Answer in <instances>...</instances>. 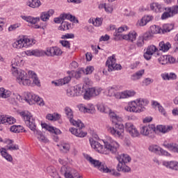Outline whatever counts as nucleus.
<instances>
[{
    "label": "nucleus",
    "mask_w": 178,
    "mask_h": 178,
    "mask_svg": "<svg viewBox=\"0 0 178 178\" xmlns=\"http://www.w3.org/2000/svg\"><path fill=\"white\" fill-rule=\"evenodd\" d=\"M104 145H101L98 141L94 139H90V143L92 148L99 152L100 154H104V155H109L111 154H116L118 149H119V143L113 140L112 138L108 137L106 140H104Z\"/></svg>",
    "instance_id": "nucleus-1"
},
{
    "label": "nucleus",
    "mask_w": 178,
    "mask_h": 178,
    "mask_svg": "<svg viewBox=\"0 0 178 178\" xmlns=\"http://www.w3.org/2000/svg\"><path fill=\"white\" fill-rule=\"evenodd\" d=\"M13 74L16 77L17 83L19 86H24L25 87H30V86H38L40 87V79L37 74L33 71H29L28 74L23 70H15L13 71Z\"/></svg>",
    "instance_id": "nucleus-2"
},
{
    "label": "nucleus",
    "mask_w": 178,
    "mask_h": 178,
    "mask_svg": "<svg viewBox=\"0 0 178 178\" xmlns=\"http://www.w3.org/2000/svg\"><path fill=\"white\" fill-rule=\"evenodd\" d=\"M20 115L23 118L25 124H26L27 127L33 132L35 137H37L38 140L40 141V143H49V140L42 134V132L37 129L35 120L31 115V113L29 111H22Z\"/></svg>",
    "instance_id": "nucleus-3"
},
{
    "label": "nucleus",
    "mask_w": 178,
    "mask_h": 178,
    "mask_svg": "<svg viewBox=\"0 0 178 178\" xmlns=\"http://www.w3.org/2000/svg\"><path fill=\"white\" fill-rule=\"evenodd\" d=\"M108 113H109L111 120L115 125V128L112 127H106L107 131L108 133H111V134H113V136H115V137L123 138L124 126H123V124L120 122L122 118L118 116L115 113L111 112V110Z\"/></svg>",
    "instance_id": "nucleus-4"
},
{
    "label": "nucleus",
    "mask_w": 178,
    "mask_h": 178,
    "mask_svg": "<svg viewBox=\"0 0 178 178\" xmlns=\"http://www.w3.org/2000/svg\"><path fill=\"white\" fill-rule=\"evenodd\" d=\"M171 130H173V127L158 125L156 127H155V125L149 124L143 126L140 128V134L147 137L149 136V134H152V133H158V131H159L160 133L165 134V133H169V131H171Z\"/></svg>",
    "instance_id": "nucleus-5"
},
{
    "label": "nucleus",
    "mask_w": 178,
    "mask_h": 178,
    "mask_svg": "<svg viewBox=\"0 0 178 178\" xmlns=\"http://www.w3.org/2000/svg\"><path fill=\"white\" fill-rule=\"evenodd\" d=\"M116 158L119 162L117 166V170H118V172H130V168L126 165V163H129V162L131 161L130 156L127 154H123L118 155Z\"/></svg>",
    "instance_id": "nucleus-6"
},
{
    "label": "nucleus",
    "mask_w": 178,
    "mask_h": 178,
    "mask_svg": "<svg viewBox=\"0 0 178 178\" xmlns=\"http://www.w3.org/2000/svg\"><path fill=\"white\" fill-rule=\"evenodd\" d=\"M25 101L29 104V105H34V104H37L40 105V106H44V100L42 98L38 97V95L33 94L31 92H26L24 94Z\"/></svg>",
    "instance_id": "nucleus-7"
},
{
    "label": "nucleus",
    "mask_w": 178,
    "mask_h": 178,
    "mask_svg": "<svg viewBox=\"0 0 178 178\" xmlns=\"http://www.w3.org/2000/svg\"><path fill=\"white\" fill-rule=\"evenodd\" d=\"M33 44H35V40H31L29 38H21L19 40H17L15 42H14L13 44V48L20 49L22 48H26L27 47H29V45H33Z\"/></svg>",
    "instance_id": "nucleus-8"
},
{
    "label": "nucleus",
    "mask_w": 178,
    "mask_h": 178,
    "mask_svg": "<svg viewBox=\"0 0 178 178\" xmlns=\"http://www.w3.org/2000/svg\"><path fill=\"white\" fill-rule=\"evenodd\" d=\"M106 66H107L108 72H113V70H120L122 69V65H120V64L116 63V58H115V55L108 58L106 62Z\"/></svg>",
    "instance_id": "nucleus-9"
},
{
    "label": "nucleus",
    "mask_w": 178,
    "mask_h": 178,
    "mask_svg": "<svg viewBox=\"0 0 178 178\" xmlns=\"http://www.w3.org/2000/svg\"><path fill=\"white\" fill-rule=\"evenodd\" d=\"M102 92V88H89L86 90L83 94V98L85 99H91L92 97H97Z\"/></svg>",
    "instance_id": "nucleus-10"
},
{
    "label": "nucleus",
    "mask_w": 178,
    "mask_h": 178,
    "mask_svg": "<svg viewBox=\"0 0 178 178\" xmlns=\"http://www.w3.org/2000/svg\"><path fill=\"white\" fill-rule=\"evenodd\" d=\"M60 172L65 178H76L79 176L77 171L65 165L61 167Z\"/></svg>",
    "instance_id": "nucleus-11"
},
{
    "label": "nucleus",
    "mask_w": 178,
    "mask_h": 178,
    "mask_svg": "<svg viewBox=\"0 0 178 178\" xmlns=\"http://www.w3.org/2000/svg\"><path fill=\"white\" fill-rule=\"evenodd\" d=\"M64 112L65 114L66 115L67 119H69L70 120V123H71V124H72V126H76V124H77L78 126H83V123L81 122V120H75L74 119H73L74 118V115H73V110H72L70 108V107L69 106H66L64 108Z\"/></svg>",
    "instance_id": "nucleus-12"
},
{
    "label": "nucleus",
    "mask_w": 178,
    "mask_h": 178,
    "mask_svg": "<svg viewBox=\"0 0 178 178\" xmlns=\"http://www.w3.org/2000/svg\"><path fill=\"white\" fill-rule=\"evenodd\" d=\"M124 109L127 112H133L134 113H140V112H143L136 100L129 102L128 106H125Z\"/></svg>",
    "instance_id": "nucleus-13"
},
{
    "label": "nucleus",
    "mask_w": 178,
    "mask_h": 178,
    "mask_svg": "<svg viewBox=\"0 0 178 178\" xmlns=\"http://www.w3.org/2000/svg\"><path fill=\"white\" fill-rule=\"evenodd\" d=\"M167 12L163 13L161 15V19L165 20V19H168V17H173L175 15L178 14V5L173 6L172 7L165 8Z\"/></svg>",
    "instance_id": "nucleus-14"
},
{
    "label": "nucleus",
    "mask_w": 178,
    "mask_h": 178,
    "mask_svg": "<svg viewBox=\"0 0 178 178\" xmlns=\"http://www.w3.org/2000/svg\"><path fill=\"white\" fill-rule=\"evenodd\" d=\"M125 129L127 133L133 137V138H136V137H138L140 136V132L137 130V128L134 127V125L131 122H127L125 124Z\"/></svg>",
    "instance_id": "nucleus-15"
},
{
    "label": "nucleus",
    "mask_w": 178,
    "mask_h": 178,
    "mask_svg": "<svg viewBox=\"0 0 178 178\" xmlns=\"http://www.w3.org/2000/svg\"><path fill=\"white\" fill-rule=\"evenodd\" d=\"M78 127V129L76 128H70V131L73 134L74 136H76V137H86L87 136V132L83 131V129H84V124H83V126L81 127V124L74 125Z\"/></svg>",
    "instance_id": "nucleus-16"
},
{
    "label": "nucleus",
    "mask_w": 178,
    "mask_h": 178,
    "mask_svg": "<svg viewBox=\"0 0 178 178\" xmlns=\"http://www.w3.org/2000/svg\"><path fill=\"white\" fill-rule=\"evenodd\" d=\"M119 91V86L114 85L107 88V95L108 97H115L116 99H120L121 92Z\"/></svg>",
    "instance_id": "nucleus-17"
},
{
    "label": "nucleus",
    "mask_w": 178,
    "mask_h": 178,
    "mask_svg": "<svg viewBox=\"0 0 178 178\" xmlns=\"http://www.w3.org/2000/svg\"><path fill=\"white\" fill-rule=\"evenodd\" d=\"M86 159L87 161H88V162H90V164L94 166V168H97V169H99L100 172H103L104 173L105 169L106 168V166L104 165L102 163H101L98 160L92 159V157L90 156H86Z\"/></svg>",
    "instance_id": "nucleus-18"
},
{
    "label": "nucleus",
    "mask_w": 178,
    "mask_h": 178,
    "mask_svg": "<svg viewBox=\"0 0 178 178\" xmlns=\"http://www.w3.org/2000/svg\"><path fill=\"white\" fill-rule=\"evenodd\" d=\"M79 111L81 112H83V113H90L91 115H94L95 113V107L94 104L89 103L86 106L84 104H80Z\"/></svg>",
    "instance_id": "nucleus-19"
},
{
    "label": "nucleus",
    "mask_w": 178,
    "mask_h": 178,
    "mask_svg": "<svg viewBox=\"0 0 178 178\" xmlns=\"http://www.w3.org/2000/svg\"><path fill=\"white\" fill-rule=\"evenodd\" d=\"M62 50L57 47L48 48L45 51V55L47 56H59L62 55Z\"/></svg>",
    "instance_id": "nucleus-20"
},
{
    "label": "nucleus",
    "mask_w": 178,
    "mask_h": 178,
    "mask_svg": "<svg viewBox=\"0 0 178 178\" xmlns=\"http://www.w3.org/2000/svg\"><path fill=\"white\" fill-rule=\"evenodd\" d=\"M156 51H158V48H156L155 45H150L147 47L146 51L143 55L145 59H146V60H149L152 55H154Z\"/></svg>",
    "instance_id": "nucleus-21"
},
{
    "label": "nucleus",
    "mask_w": 178,
    "mask_h": 178,
    "mask_svg": "<svg viewBox=\"0 0 178 178\" xmlns=\"http://www.w3.org/2000/svg\"><path fill=\"white\" fill-rule=\"evenodd\" d=\"M163 165L165 166V168L168 169H171V170H175L176 172H178V161H163Z\"/></svg>",
    "instance_id": "nucleus-22"
},
{
    "label": "nucleus",
    "mask_w": 178,
    "mask_h": 178,
    "mask_svg": "<svg viewBox=\"0 0 178 178\" xmlns=\"http://www.w3.org/2000/svg\"><path fill=\"white\" fill-rule=\"evenodd\" d=\"M25 54L27 55V56H44L45 52L42 50L36 49L33 50H27L25 51Z\"/></svg>",
    "instance_id": "nucleus-23"
},
{
    "label": "nucleus",
    "mask_w": 178,
    "mask_h": 178,
    "mask_svg": "<svg viewBox=\"0 0 178 178\" xmlns=\"http://www.w3.org/2000/svg\"><path fill=\"white\" fill-rule=\"evenodd\" d=\"M23 62L22 60L20 59V57L17 56L15 58L13 59L12 60V73H13V72H15V70H22V69L20 68H17L19 67V66H22V65H23V63H22Z\"/></svg>",
    "instance_id": "nucleus-24"
},
{
    "label": "nucleus",
    "mask_w": 178,
    "mask_h": 178,
    "mask_svg": "<svg viewBox=\"0 0 178 178\" xmlns=\"http://www.w3.org/2000/svg\"><path fill=\"white\" fill-rule=\"evenodd\" d=\"M42 128L44 129L47 131H49L50 133H53L54 134H56V136L59 134H62V131H60L59 129L55 128L54 127H51L47 124H42Z\"/></svg>",
    "instance_id": "nucleus-25"
},
{
    "label": "nucleus",
    "mask_w": 178,
    "mask_h": 178,
    "mask_svg": "<svg viewBox=\"0 0 178 178\" xmlns=\"http://www.w3.org/2000/svg\"><path fill=\"white\" fill-rule=\"evenodd\" d=\"M13 124L16 123V119L13 117L0 116V124Z\"/></svg>",
    "instance_id": "nucleus-26"
},
{
    "label": "nucleus",
    "mask_w": 178,
    "mask_h": 178,
    "mask_svg": "<svg viewBox=\"0 0 178 178\" xmlns=\"http://www.w3.org/2000/svg\"><path fill=\"white\" fill-rule=\"evenodd\" d=\"M47 172L48 173V175H51V177L60 178V177H59V175L58 174V171H56V168H55L54 165L48 166L47 168Z\"/></svg>",
    "instance_id": "nucleus-27"
},
{
    "label": "nucleus",
    "mask_w": 178,
    "mask_h": 178,
    "mask_svg": "<svg viewBox=\"0 0 178 178\" xmlns=\"http://www.w3.org/2000/svg\"><path fill=\"white\" fill-rule=\"evenodd\" d=\"M122 38L123 40L133 42V41H135L136 38H137V33L135 31L130 32L127 35H122Z\"/></svg>",
    "instance_id": "nucleus-28"
},
{
    "label": "nucleus",
    "mask_w": 178,
    "mask_h": 178,
    "mask_svg": "<svg viewBox=\"0 0 178 178\" xmlns=\"http://www.w3.org/2000/svg\"><path fill=\"white\" fill-rule=\"evenodd\" d=\"M136 100L139 106V108H141L142 112H144V111H145V106H147V105L149 104L148 100L142 98L137 99Z\"/></svg>",
    "instance_id": "nucleus-29"
},
{
    "label": "nucleus",
    "mask_w": 178,
    "mask_h": 178,
    "mask_svg": "<svg viewBox=\"0 0 178 178\" xmlns=\"http://www.w3.org/2000/svg\"><path fill=\"white\" fill-rule=\"evenodd\" d=\"M165 148L172 151V152H177L178 149V145L176 143H168V142H164L163 144Z\"/></svg>",
    "instance_id": "nucleus-30"
},
{
    "label": "nucleus",
    "mask_w": 178,
    "mask_h": 178,
    "mask_svg": "<svg viewBox=\"0 0 178 178\" xmlns=\"http://www.w3.org/2000/svg\"><path fill=\"white\" fill-rule=\"evenodd\" d=\"M144 70L137 71L136 73L131 76V80L132 81H137V80H140V79H141V77H143V76L144 75Z\"/></svg>",
    "instance_id": "nucleus-31"
},
{
    "label": "nucleus",
    "mask_w": 178,
    "mask_h": 178,
    "mask_svg": "<svg viewBox=\"0 0 178 178\" xmlns=\"http://www.w3.org/2000/svg\"><path fill=\"white\" fill-rule=\"evenodd\" d=\"M23 20H25L28 23H31V24H35V23H38L40 22V17H33L31 16L26 17L24 15L21 16Z\"/></svg>",
    "instance_id": "nucleus-32"
},
{
    "label": "nucleus",
    "mask_w": 178,
    "mask_h": 178,
    "mask_svg": "<svg viewBox=\"0 0 178 178\" xmlns=\"http://www.w3.org/2000/svg\"><path fill=\"white\" fill-rule=\"evenodd\" d=\"M6 151V148H1L0 149L1 156H3V158H5V159L7 160L8 162H12L13 161V157H12V155L9 154Z\"/></svg>",
    "instance_id": "nucleus-33"
},
{
    "label": "nucleus",
    "mask_w": 178,
    "mask_h": 178,
    "mask_svg": "<svg viewBox=\"0 0 178 178\" xmlns=\"http://www.w3.org/2000/svg\"><path fill=\"white\" fill-rule=\"evenodd\" d=\"M172 45L170 42H161L159 45V51H162L163 52H168V49H170Z\"/></svg>",
    "instance_id": "nucleus-34"
},
{
    "label": "nucleus",
    "mask_w": 178,
    "mask_h": 178,
    "mask_svg": "<svg viewBox=\"0 0 178 178\" xmlns=\"http://www.w3.org/2000/svg\"><path fill=\"white\" fill-rule=\"evenodd\" d=\"M74 90L75 91L76 97H80L83 95L84 92V86L83 84H78L74 86Z\"/></svg>",
    "instance_id": "nucleus-35"
},
{
    "label": "nucleus",
    "mask_w": 178,
    "mask_h": 178,
    "mask_svg": "<svg viewBox=\"0 0 178 178\" xmlns=\"http://www.w3.org/2000/svg\"><path fill=\"white\" fill-rule=\"evenodd\" d=\"M134 95H136V92L134 90H125L121 92L120 99L130 98L131 97H134Z\"/></svg>",
    "instance_id": "nucleus-36"
},
{
    "label": "nucleus",
    "mask_w": 178,
    "mask_h": 178,
    "mask_svg": "<svg viewBox=\"0 0 178 178\" xmlns=\"http://www.w3.org/2000/svg\"><path fill=\"white\" fill-rule=\"evenodd\" d=\"M12 95V92L10 90H8L3 88H0V98H9Z\"/></svg>",
    "instance_id": "nucleus-37"
},
{
    "label": "nucleus",
    "mask_w": 178,
    "mask_h": 178,
    "mask_svg": "<svg viewBox=\"0 0 178 178\" xmlns=\"http://www.w3.org/2000/svg\"><path fill=\"white\" fill-rule=\"evenodd\" d=\"M70 29H72V24L65 21H63L58 27V30L61 31H66V30H70Z\"/></svg>",
    "instance_id": "nucleus-38"
},
{
    "label": "nucleus",
    "mask_w": 178,
    "mask_h": 178,
    "mask_svg": "<svg viewBox=\"0 0 178 178\" xmlns=\"http://www.w3.org/2000/svg\"><path fill=\"white\" fill-rule=\"evenodd\" d=\"M58 147L60 148V151L64 154H67V152L70 151V145H69V143H62L58 145Z\"/></svg>",
    "instance_id": "nucleus-39"
},
{
    "label": "nucleus",
    "mask_w": 178,
    "mask_h": 178,
    "mask_svg": "<svg viewBox=\"0 0 178 178\" xmlns=\"http://www.w3.org/2000/svg\"><path fill=\"white\" fill-rule=\"evenodd\" d=\"M26 5L30 8H38L41 5V1L40 0H29Z\"/></svg>",
    "instance_id": "nucleus-40"
},
{
    "label": "nucleus",
    "mask_w": 178,
    "mask_h": 178,
    "mask_svg": "<svg viewBox=\"0 0 178 178\" xmlns=\"http://www.w3.org/2000/svg\"><path fill=\"white\" fill-rule=\"evenodd\" d=\"M172 30H173V24H165L163 26V29H161V32L163 34H165V33H169L170 31H172Z\"/></svg>",
    "instance_id": "nucleus-41"
},
{
    "label": "nucleus",
    "mask_w": 178,
    "mask_h": 178,
    "mask_svg": "<svg viewBox=\"0 0 178 178\" xmlns=\"http://www.w3.org/2000/svg\"><path fill=\"white\" fill-rule=\"evenodd\" d=\"M152 105L153 106H154V108H158L159 111L161 112L162 115H163L164 116L165 115H166V111H165V108H163V107L158 102H153Z\"/></svg>",
    "instance_id": "nucleus-42"
},
{
    "label": "nucleus",
    "mask_w": 178,
    "mask_h": 178,
    "mask_svg": "<svg viewBox=\"0 0 178 178\" xmlns=\"http://www.w3.org/2000/svg\"><path fill=\"white\" fill-rule=\"evenodd\" d=\"M23 129L24 128L20 125H13L10 127V130L12 133H22Z\"/></svg>",
    "instance_id": "nucleus-43"
},
{
    "label": "nucleus",
    "mask_w": 178,
    "mask_h": 178,
    "mask_svg": "<svg viewBox=\"0 0 178 178\" xmlns=\"http://www.w3.org/2000/svg\"><path fill=\"white\" fill-rule=\"evenodd\" d=\"M161 147L156 145H152L149 147L148 149L150 152H154V154H157L159 155V152H161Z\"/></svg>",
    "instance_id": "nucleus-44"
},
{
    "label": "nucleus",
    "mask_w": 178,
    "mask_h": 178,
    "mask_svg": "<svg viewBox=\"0 0 178 178\" xmlns=\"http://www.w3.org/2000/svg\"><path fill=\"white\" fill-rule=\"evenodd\" d=\"M47 119L48 120H53V121H56L59 120L60 119V114L58 113H53V114H48L47 115Z\"/></svg>",
    "instance_id": "nucleus-45"
},
{
    "label": "nucleus",
    "mask_w": 178,
    "mask_h": 178,
    "mask_svg": "<svg viewBox=\"0 0 178 178\" xmlns=\"http://www.w3.org/2000/svg\"><path fill=\"white\" fill-rule=\"evenodd\" d=\"M90 22H92V24L95 26V27H99V26L102 25V22H104V18L102 17H97L96 19H90Z\"/></svg>",
    "instance_id": "nucleus-46"
},
{
    "label": "nucleus",
    "mask_w": 178,
    "mask_h": 178,
    "mask_svg": "<svg viewBox=\"0 0 178 178\" xmlns=\"http://www.w3.org/2000/svg\"><path fill=\"white\" fill-rule=\"evenodd\" d=\"M97 109L99 112H102L103 113H109L111 109L105 106L104 104H100L97 105Z\"/></svg>",
    "instance_id": "nucleus-47"
},
{
    "label": "nucleus",
    "mask_w": 178,
    "mask_h": 178,
    "mask_svg": "<svg viewBox=\"0 0 178 178\" xmlns=\"http://www.w3.org/2000/svg\"><path fill=\"white\" fill-rule=\"evenodd\" d=\"M72 80V75L70 72L69 73L68 76H65L63 79H59L58 83L60 84V86H65V84H67L69 81Z\"/></svg>",
    "instance_id": "nucleus-48"
},
{
    "label": "nucleus",
    "mask_w": 178,
    "mask_h": 178,
    "mask_svg": "<svg viewBox=\"0 0 178 178\" xmlns=\"http://www.w3.org/2000/svg\"><path fill=\"white\" fill-rule=\"evenodd\" d=\"M163 80H176L177 75L175 73L164 74L163 75Z\"/></svg>",
    "instance_id": "nucleus-49"
},
{
    "label": "nucleus",
    "mask_w": 178,
    "mask_h": 178,
    "mask_svg": "<svg viewBox=\"0 0 178 178\" xmlns=\"http://www.w3.org/2000/svg\"><path fill=\"white\" fill-rule=\"evenodd\" d=\"M103 173H110L112 176H115V177H119L120 176V174L115 170H111L107 167H106Z\"/></svg>",
    "instance_id": "nucleus-50"
},
{
    "label": "nucleus",
    "mask_w": 178,
    "mask_h": 178,
    "mask_svg": "<svg viewBox=\"0 0 178 178\" xmlns=\"http://www.w3.org/2000/svg\"><path fill=\"white\" fill-rule=\"evenodd\" d=\"M162 29H160L159 26H156V25H153L150 27V32L154 34H160L161 33Z\"/></svg>",
    "instance_id": "nucleus-51"
},
{
    "label": "nucleus",
    "mask_w": 178,
    "mask_h": 178,
    "mask_svg": "<svg viewBox=\"0 0 178 178\" xmlns=\"http://www.w3.org/2000/svg\"><path fill=\"white\" fill-rule=\"evenodd\" d=\"M67 97H70L72 98L73 97H76V92L74 90V86H72L67 89Z\"/></svg>",
    "instance_id": "nucleus-52"
},
{
    "label": "nucleus",
    "mask_w": 178,
    "mask_h": 178,
    "mask_svg": "<svg viewBox=\"0 0 178 178\" xmlns=\"http://www.w3.org/2000/svg\"><path fill=\"white\" fill-rule=\"evenodd\" d=\"M168 55L161 56L158 58V62H159L161 65H167V63H168Z\"/></svg>",
    "instance_id": "nucleus-53"
},
{
    "label": "nucleus",
    "mask_w": 178,
    "mask_h": 178,
    "mask_svg": "<svg viewBox=\"0 0 178 178\" xmlns=\"http://www.w3.org/2000/svg\"><path fill=\"white\" fill-rule=\"evenodd\" d=\"M127 31V26H121L115 30V33H113V35L118 37V35H120V33H123V31Z\"/></svg>",
    "instance_id": "nucleus-54"
},
{
    "label": "nucleus",
    "mask_w": 178,
    "mask_h": 178,
    "mask_svg": "<svg viewBox=\"0 0 178 178\" xmlns=\"http://www.w3.org/2000/svg\"><path fill=\"white\" fill-rule=\"evenodd\" d=\"M71 74V77H75V79H80L81 77V73H83V70L80 71H72L70 72Z\"/></svg>",
    "instance_id": "nucleus-55"
},
{
    "label": "nucleus",
    "mask_w": 178,
    "mask_h": 178,
    "mask_svg": "<svg viewBox=\"0 0 178 178\" xmlns=\"http://www.w3.org/2000/svg\"><path fill=\"white\" fill-rule=\"evenodd\" d=\"M6 149L8 151H17L19 149L18 145H8L6 147Z\"/></svg>",
    "instance_id": "nucleus-56"
},
{
    "label": "nucleus",
    "mask_w": 178,
    "mask_h": 178,
    "mask_svg": "<svg viewBox=\"0 0 178 178\" xmlns=\"http://www.w3.org/2000/svg\"><path fill=\"white\" fill-rule=\"evenodd\" d=\"M40 19L42 22H47L49 20V14H47V12H43L40 15Z\"/></svg>",
    "instance_id": "nucleus-57"
},
{
    "label": "nucleus",
    "mask_w": 178,
    "mask_h": 178,
    "mask_svg": "<svg viewBox=\"0 0 178 178\" xmlns=\"http://www.w3.org/2000/svg\"><path fill=\"white\" fill-rule=\"evenodd\" d=\"M65 17L67 20H70V22H76V23H79V19H76V17L70 14L65 13Z\"/></svg>",
    "instance_id": "nucleus-58"
},
{
    "label": "nucleus",
    "mask_w": 178,
    "mask_h": 178,
    "mask_svg": "<svg viewBox=\"0 0 178 178\" xmlns=\"http://www.w3.org/2000/svg\"><path fill=\"white\" fill-rule=\"evenodd\" d=\"M144 40L145 39L143 36H139L136 42L137 47H143L144 45Z\"/></svg>",
    "instance_id": "nucleus-59"
},
{
    "label": "nucleus",
    "mask_w": 178,
    "mask_h": 178,
    "mask_svg": "<svg viewBox=\"0 0 178 178\" xmlns=\"http://www.w3.org/2000/svg\"><path fill=\"white\" fill-rule=\"evenodd\" d=\"M83 73H86V74H91L92 72H94V67L88 66L84 70H82Z\"/></svg>",
    "instance_id": "nucleus-60"
},
{
    "label": "nucleus",
    "mask_w": 178,
    "mask_h": 178,
    "mask_svg": "<svg viewBox=\"0 0 178 178\" xmlns=\"http://www.w3.org/2000/svg\"><path fill=\"white\" fill-rule=\"evenodd\" d=\"M152 83H154V79H151V78H145L143 81V84H144V86H149V84H152Z\"/></svg>",
    "instance_id": "nucleus-61"
},
{
    "label": "nucleus",
    "mask_w": 178,
    "mask_h": 178,
    "mask_svg": "<svg viewBox=\"0 0 178 178\" xmlns=\"http://www.w3.org/2000/svg\"><path fill=\"white\" fill-rule=\"evenodd\" d=\"M60 44H61L62 47H64V48L70 49V42L67 40H60Z\"/></svg>",
    "instance_id": "nucleus-62"
},
{
    "label": "nucleus",
    "mask_w": 178,
    "mask_h": 178,
    "mask_svg": "<svg viewBox=\"0 0 178 178\" xmlns=\"http://www.w3.org/2000/svg\"><path fill=\"white\" fill-rule=\"evenodd\" d=\"M152 37H154V35L152 33L151 31H149L145 33L143 38V40L147 41V40H151Z\"/></svg>",
    "instance_id": "nucleus-63"
},
{
    "label": "nucleus",
    "mask_w": 178,
    "mask_h": 178,
    "mask_svg": "<svg viewBox=\"0 0 178 178\" xmlns=\"http://www.w3.org/2000/svg\"><path fill=\"white\" fill-rule=\"evenodd\" d=\"M147 24V22L145 21V18L144 17L138 21L136 25L139 26L140 27H143V26H145Z\"/></svg>",
    "instance_id": "nucleus-64"
}]
</instances>
